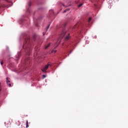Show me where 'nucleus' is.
Segmentation results:
<instances>
[{"instance_id":"1","label":"nucleus","mask_w":128,"mask_h":128,"mask_svg":"<svg viewBox=\"0 0 128 128\" xmlns=\"http://www.w3.org/2000/svg\"><path fill=\"white\" fill-rule=\"evenodd\" d=\"M20 40L23 42L22 52L24 51L26 54L30 56L32 52V39H30L29 36L23 34L20 36Z\"/></svg>"},{"instance_id":"2","label":"nucleus","mask_w":128,"mask_h":128,"mask_svg":"<svg viewBox=\"0 0 128 128\" xmlns=\"http://www.w3.org/2000/svg\"><path fill=\"white\" fill-rule=\"evenodd\" d=\"M64 26H66V24L64 25V27L62 28V30L59 34V37L57 40L56 44H60V42L64 38V40H70V34L69 32H66V29H64Z\"/></svg>"},{"instance_id":"3","label":"nucleus","mask_w":128,"mask_h":128,"mask_svg":"<svg viewBox=\"0 0 128 128\" xmlns=\"http://www.w3.org/2000/svg\"><path fill=\"white\" fill-rule=\"evenodd\" d=\"M10 4H12V1L11 0H5V4H2L0 6V14L2 10V8H6L8 4L10 6Z\"/></svg>"},{"instance_id":"4","label":"nucleus","mask_w":128,"mask_h":128,"mask_svg":"<svg viewBox=\"0 0 128 128\" xmlns=\"http://www.w3.org/2000/svg\"><path fill=\"white\" fill-rule=\"evenodd\" d=\"M48 66H52V63L48 62V64L45 66L44 68L42 69L43 72H46V70L48 68Z\"/></svg>"},{"instance_id":"5","label":"nucleus","mask_w":128,"mask_h":128,"mask_svg":"<svg viewBox=\"0 0 128 128\" xmlns=\"http://www.w3.org/2000/svg\"><path fill=\"white\" fill-rule=\"evenodd\" d=\"M31 6H32V3L29 2L28 3V6L26 7V12H28V14H32V12L30 8Z\"/></svg>"},{"instance_id":"6","label":"nucleus","mask_w":128,"mask_h":128,"mask_svg":"<svg viewBox=\"0 0 128 128\" xmlns=\"http://www.w3.org/2000/svg\"><path fill=\"white\" fill-rule=\"evenodd\" d=\"M41 19H42V18H33L34 22L36 26H38V21L40 20Z\"/></svg>"},{"instance_id":"7","label":"nucleus","mask_w":128,"mask_h":128,"mask_svg":"<svg viewBox=\"0 0 128 128\" xmlns=\"http://www.w3.org/2000/svg\"><path fill=\"white\" fill-rule=\"evenodd\" d=\"M49 14H53L54 15V10H50Z\"/></svg>"},{"instance_id":"8","label":"nucleus","mask_w":128,"mask_h":128,"mask_svg":"<svg viewBox=\"0 0 128 128\" xmlns=\"http://www.w3.org/2000/svg\"><path fill=\"white\" fill-rule=\"evenodd\" d=\"M50 44H51V43H50L48 45L45 46H44L45 50H46V48H50Z\"/></svg>"},{"instance_id":"9","label":"nucleus","mask_w":128,"mask_h":128,"mask_svg":"<svg viewBox=\"0 0 128 128\" xmlns=\"http://www.w3.org/2000/svg\"><path fill=\"white\" fill-rule=\"evenodd\" d=\"M50 24H48V26L46 27V28L45 29V32H47L48 31V28H50Z\"/></svg>"},{"instance_id":"10","label":"nucleus","mask_w":128,"mask_h":128,"mask_svg":"<svg viewBox=\"0 0 128 128\" xmlns=\"http://www.w3.org/2000/svg\"><path fill=\"white\" fill-rule=\"evenodd\" d=\"M68 10H70V8H67V9L65 10L63 12V14H64V13L66 12H68Z\"/></svg>"},{"instance_id":"11","label":"nucleus","mask_w":128,"mask_h":128,"mask_svg":"<svg viewBox=\"0 0 128 128\" xmlns=\"http://www.w3.org/2000/svg\"><path fill=\"white\" fill-rule=\"evenodd\" d=\"M23 22H24V20H23L22 19H21V20H20V21H19V24H22Z\"/></svg>"},{"instance_id":"12","label":"nucleus","mask_w":128,"mask_h":128,"mask_svg":"<svg viewBox=\"0 0 128 128\" xmlns=\"http://www.w3.org/2000/svg\"><path fill=\"white\" fill-rule=\"evenodd\" d=\"M26 128H28V120L26 122Z\"/></svg>"},{"instance_id":"13","label":"nucleus","mask_w":128,"mask_h":128,"mask_svg":"<svg viewBox=\"0 0 128 128\" xmlns=\"http://www.w3.org/2000/svg\"><path fill=\"white\" fill-rule=\"evenodd\" d=\"M6 83H7V84H8V82H10V80H8V78H6Z\"/></svg>"},{"instance_id":"14","label":"nucleus","mask_w":128,"mask_h":128,"mask_svg":"<svg viewBox=\"0 0 128 128\" xmlns=\"http://www.w3.org/2000/svg\"><path fill=\"white\" fill-rule=\"evenodd\" d=\"M60 6H63L66 7V6H64V4H62V2H60Z\"/></svg>"},{"instance_id":"15","label":"nucleus","mask_w":128,"mask_h":128,"mask_svg":"<svg viewBox=\"0 0 128 128\" xmlns=\"http://www.w3.org/2000/svg\"><path fill=\"white\" fill-rule=\"evenodd\" d=\"M92 20V18H90L89 19H88V22H90Z\"/></svg>"},{"instance_id":"16","label":"nucleus","mask_w":128,"mask_h":128,"mask_svg":"<svg viewBox=\"0 0 128 128\" xmlns=\"http://www.w3.org/2000/svg\"><path fill=\"white\" fill-rule=\"evenodd\" d=\"M42 76H43V78H46V75L44 74V75Z\"/></svg>"},{"instance_id":"17","label":"nucleus","mask_w":128,"mask_h":128,"mask_svg":"<svg viewBox=\"0 0 128 128\" xmlns=\"http://www.w3.org/2000/svg\"><path fill=\"white\" fill-rule=\"evenodd\" d=\"M82 4H80L78 5V8H80V6H82Z\"/></svg>"},{"instance_id":"18","label":"nucleus","mask_w":128,"mask_h":128,"mask_svg":"<svg viewBox=\"0 0 128 128\" xmlns=\"http://www.w3.org/2000/svg\"><path fill=\"white\" fill-rule=\"evenodd\" d=\"M20 54H18V56H16V58H20Z\"/></svg>"},{"instance_id":"19","label":"nucleus","mask_w":128,"mask_h":128,"mask_svg":"<svg viewBox=\"0 0 128 128\" xmlns=\"http://www.w3.org/2000/svg\"><path fill=\"white\" fill-rule=\"evenodd\" d=\"M8 84V86H9L10 87L12 86V84Z\"/></svg>"},{"instance_id":"20","label":"nucleus","mask_w":128,"mask_h":128,"mask_svg":"<svg viewBox=\"0 0 128 128\" xmlns=\"http://www.w3.org/2000/svg\"><path fill=\"white\" fill-rule=\"evenodd\" d=\"M82 32H84L83 30H82L80 32V34H82Z\"/></svg>"},{"instance_id":"21","label":"nucleus","mask_w":128,"mask_h":128,"mask_svg":"<svg viewBox=\"0 0 128 128\" xmlns=\"http://www.w3.org/2000/svg\"><path fill=\"white\" fill-rule=\"evenodd\" d=\"M56 52V50H52V52Z\"/></svg>"},{"instance_id":"22","label":"nucleus","mask_w":128,"mask_h":128,"mask_svg":"<svg viewBox=\"0 0 128 128\" xmlns=\"http://www.w3.org/2000/svg\"><path fill=\"white\" fill-rule=\"evenodd\" d=\"M96 0H92V2H96Z\"/></svg>"},{"instance_id":"23","label":"nucleus","mask_w":128,"mask_h":128,"mask_svg":"<svg viewBox=\"0 0 128 128\" xmlns=\"http://www.w3.org/2000/svg\"><path fill=\"white\" fill-rule=\"evenodd\" d=\"M88 42H90L88 40H86V44H88Z\"/></svg>"},{"instance_id":"24","label":"nucleus","mask_w":128,"mask_h":128,"mask_svg":"<svg viewBox=\"0 0 128 128\" xmlns=\"http://www.w3.org/2000/svg\"><path fill=\"white\" fill-rule=\"evenodd\" d=\"M0 92H2V86H0Z\"/></svg>"},{"instance_id":"25","label":"nucleus","mask_w":128,"mask_h":128,"mask_svg":"<svg viewBox=\"0 0 128 128\" xmlns=\"http://www.w3.org/2000/svg\"><path fill=\"white\" fill-rule=\"evenodd\" d=\"M1 65L2 66V64H4V62H0Z\"/></svg>"},{"instance_id":"26","label":"nucleus","mask_w":128,"mask_h":128,"mask_svg":"<svg viewBox=\"0 0 128 128\" xmlns=\"http://www.w3.org/2000/svg\"><path fill=\"white\" fill-rule=\"evenodd\" d=\"M45 34L44 32H43V36H44Z\"/></svg>"},{"instance_id":"27","label":"nucleus","mask_w":128,"mask_h":128,"mask_svg":"<svg viewBox=\"0 0 128 128\" xmlns=\"http://www.w3.org/2000/svg\"><path fill=\"white\" fill-rule=\"evenodd\" d=\"M72 51L70 52V54H72Z\"/></svg>"},{"instance_id":"28","label":"nucleus","mask_w":128,"mask_h":128,"mask_svg":"<svg viewBox=\"0 0 128 128\" xmlns=\"http://www.w3.org/2000/svg\"><path fill=\"white\" fill-rule=\"evenodd\" d=\"M58 46V45H57V46L55 47V48H56V47Z\"/></svg>"}]
</instances>
